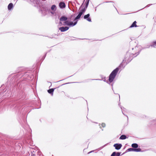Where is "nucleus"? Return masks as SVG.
<instances>
[{"label": "nucleus", "instance_id": "0eeeda50", "mask_svg": "<svg viewBox=\"0 0 156 156\" xmlns=\"http://www.w3.org/2000/svg\"><path fill=\"white\" fill-rule=\"evenodd\" d=\"M120 153L119 152H113L111 155V156H119Z\"/></svg>", "mask_w": 156, "mask_h": 156}, {"label": "nucleus", "instance_id": "7ed1b4c3", "mask_svg": "<svg viewBox=\"0 0 156 156\" xmlns=\"http://www.w3.org/2000/svg\"><path fill=\"white\" fill-rule=\"evenodd\" d=\"M115 149L117 150L120 149L122 147V145L121 144H116L114 145Z\"/></svg>", "mask_w": 156, "mask_h": 156}, {"label": "nucleus", "instance_id": "f3484780", "mask_svg": "<svg viewBox=\"0 0 156 156\" xmlns=\"http://www.w3.org/2000/svg\"><path fill=\"white\" fill-rule=\"evenodd\" d=\"M134 149L132 148H130L128 149V150L129 151H134Z\"/></svg>", "mask_w": 156, "mask_h": 156}, {"label": "nucleus", "instance_id": "f257e3e1", "mask_svg": "<svg viewBox=\"0 0 156 156\" xmlns=\"http://www.w3.org/2000/svg\"><path fill=\"white\" fill-rule=\"evenodd\" d=\"M85 11V9H84L81 10L79 12L78 16L76 17L74 20V23L73 22L70 21L68 20L67 18L65 16H62L60 19V24L64 25H67L70 27H73L77 23V21L76 20L79 19L81 16L84 13Z\"/></svg>", "mask_w": 156, "mask_h": 156}, {"label": "nucleus", "instance_id": "a211bd4d", "mask_svg": "<svg viewBox=\"0 0 156 156\" xmlns=\"http://www.w3.org/2000/svg\"><path fill=\"white\" fill-rule=\"evenodd\" d=\"M101 125L103 127H105V124L104 123H102Z\"/></svg>", "mask_w": 156, "mask_h": 156}, {"label": "nucleus", "instance_id": "20e7f679", "mask_svg": "<svg viewBox=\"0 0 156 156\" xmlns=\"http://www.w3.org/2000/svg\"><path fill=\"white\" fill-rule=\"evenodd\" d=\"M69 29V27H62L59 28V30H61V32H64L66 30H68Z\"/></svg>", "mask_w": 156, "mask_h": 156}, {"label": "nucleus", "instance_id": "39448f33", "mask_svg": "<svg viewBox=\"0 0 156 156\" xmlns=\"http://www.w3.org/2000/svg\"><path fill=\"white\" fill-rule=\"evenodd\" d=\"M89 16L90 14H89L85 15L84 16V18L85 19H87V20L89 22H91V20L90 18H89Z\"/></svg>", "mask_w": 156, "mask_h": 156}, {"label": "nucleus", "instance_id": "2eb2a0df", "mask_svg": "<svg viewBox=\"0 0 156 156\" xmlns=\"http://www.w3.org/2000/svg\"><path fill=\"white\" fill-rule=\"evenodd\" d=\"M156 46V41L154 42L151 45V46L152 47H155Z\"/></svg>", "mask_w": 156, "mask_h": 156}, {"label": "nucleus", "instance_id": "423d86ee", "mask_svg": "<svg viewBox=\"0 0 156 156\" xmlns=\"http://www.w3.org/2000/svg\"><path fill=\"white\" fill-rule=\"evenodd\" d=\"M59 5L61 8H64L66 6L65 4L63 2H60L59 4Z\"/></svg>", "mask_w": 156, "mask_h": 156}, {"label": "nucleus", "instance_id": "9b49d317", "mask_svg": "<svg viewBox=\"0 0 156 156\" xmlns=\"http://www.w3.org/2000/svg\"><path fill=\"white\" fill-rule=\"evenodd\" d=\"M56 6L55 5H53L51 7V9L53 11H55L56 10Z\"/></svg>", "mask_w": 156, "mask_h": 156}, {"label": "nucleus", "instance_id": "4468645a", "mask_svg": "<svg viewBox=\"0 0 156 156\" xmlns=\"http://www.w3.org/2000/svg\"><path fill=\"white\" fill-rule=\"evenodd\" d=\"M141 151V150L140 148L134 149V151L135 152H140Z\"/></svg>", "mask_w": 156, "mask_h": 156}, {"label": "nucleus", "instance_id": "dca6fc26", "mask_svg": "<svg viewBox=\"0 0 156 156\" xmlns=\"http://www.w3.org/2000/svg\"><path fill=\"white\" fill-rule=\"evenodd\" d=\"M89 0H86L85 1L86 5V9L88 6Z\"/></svg>", "mask_w": 156, "mask_h": 156}, {"label": "nucleus", "instance_id": "f03ea898", "mask_svg": "<svg viewBox=\"0 0 156 156\" xmlns=\"http://www.w3.org/2000/svg\"><path fill=\"white\" fill-rule=\"evenodd\" d=\"M119 71V69L116 68L110 74L109 78V81L112 82L115 78L117 73Z\"/></svg>", "mask_w": 156, "mask_h": 156}, {"label": "nucleus", "instance_id": "1a4fd4ad", "mask_svg": "<svg viewBox=\"0 0 156 156\" xmlns=\"http://www.w3.org/2000/svg\"><path fill=\"white\" fill-rule=\"evenodd\" d=\"M53 91L54 90L53 89H50L48 90V93L51 94L52 95H53Z\"/></svg>", "mask_w": 156, "mask_h": 156}, {"label": "nucleus", "instance_id": "6e6552de", "mask_svg": "<svg viewBox=\"0 0 156 156\" xmlns=\"http://www.w3.org/2000/svg\"><path fill=\"white\" fill-rule=\"evenodd\" d=\"M13 7V4L12 3H10L8 6V8L9 10H10Z\"/></svg>", "mask_w": 156, "mask_h": 156}, {"label": "nucleus", "instance_id": "9d476101", "mask_svg": "<svg viewBox=\"0 0 156 156\" xmlns=\"http://www.w3.org/2000/svg\"><path fill=\"white\" fill-rule=\"evenodd\" d=\"M132 147L133 148H136L138 147V145L136 144H132Z\"/></svg>", "mask_w": 156, "mask_h": 156}, {"label": "nucleus", "instance_id": "ddd939ff", "mask_svg": "<svg viewBox=\"0 0 156 156\" xmlns=\"http://www.w3.org/2000/svg\"><path fill=\"white\" fill-rule=\"evenodd\" d=\"M136 21H135L132 24V25H131V26H130V27H136Z\"/></svg>", "mask_w": 156, "mask_h": 156}, {"label": "nucleus", "instance_id": "f8f14e48", "mask_svg": "<svg viewBox=\"0 0 156 156\" xmlns=\"http://www.w3.org/2000/svg\"><path fill=\"white\" fill-rule=\"evenodd\" d=\"M126 136L125 135H122L120 136V139L121 140H123L126 139Z\"/></svg>", "mask_w": 156, "mask_h": 156}, {"label": "nucleus", "instance_id": "6ab92c4d", "mask_svg": "<svg viewBox=\"0 0 156 156\" xmlns=\"http://www.w3.org/2000/svg\"><path fill=\"white\" fill-rule=\"evenodd\" d=\"M93 151H90V152H89L88 153V154H90V153H91V152H93Z\"/></svg>", "mask_w": 156, "mask_h": 156}]
</instances>
